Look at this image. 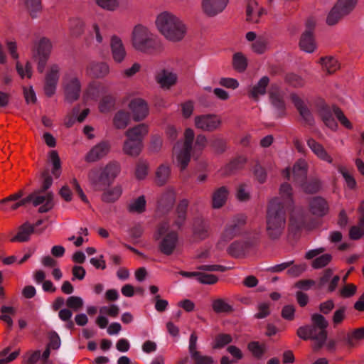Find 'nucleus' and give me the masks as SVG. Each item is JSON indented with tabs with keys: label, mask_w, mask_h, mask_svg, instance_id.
I'll return each instance as SVG.
<instances>
[{
	"label": "nucleus",
	"mask_w": 364,
	"mask_h": 364,
	"mask_svg": "<svg viewBox=\"0 0 364 364\" xmlns=\"http://www.w3.org/2000/svg\"><path fill=\"white\" fill-rule=\"evenodd\" d=\"M228 1L229 0H202V10L208 17H214L225 9Z\"/></svg>",
	"instance_id": "a211bd4d"
},
{
	"label": "nucleus",
	"mask_w": 364,
	"mask_h": 364,
	"mask_svg": "<svg viewBox=\"0 0 364 364\" xmlns=\"http://www.w3.org/2000/svg\"><path fill=\"white\" fill-rule=\"evenodd\" d=\"M246 163V159L243 156H238L228 164L223 169V174L231 175L235 171L241 169Z\"/></svg>",
	"instance_id": "58836bf2"
},
{
	"label": "nucleus",
	"mask_w": 364,
	"mask_h": 364,
	"mask_svg": "<svg viewBox=\"0 0 364 364\" xmlns=\"http://www.w3.org/2000/svg\"><path fill=\"white\" fill-rule=\"evenodd\" d=\"M232 337L230 334L227 333H219L215 338V343L213 344V348H222L226 345L232 343Z\"/></svg>",
	"instance_id": "5fc2aeb1"
},
{
	"label": "nucleus",
	"mask_w": 364,
	"mask_h": 364,
	"mask_svg": "<svg viewBox=\"0 0 364 364\" xmlns=\"http://www.w3.org/2000/svg\"><path fill=\"white\" fill-rule=\"evenodd\" d=\"M301 188L303 191L306 193L313 194L318 192L321 188V182L318 178H307L298 185Z\"/></svg>",
	"instance_id": "ea45409f"
},
{
	"label": "nucleus",
	"mask_w": 364,
	"mask_h": 364,
	"mask_svg": "<svg viewBox=\"0 0 364 364\" xmlns=\"http://www.w3.org/2000/svg\"><path fill=\"white\" fill-rule=\"evenodd\" d=\"M338 172L343 176L347 186L350 188H354L356 186V181L354 177L343 166L338 168Z\"/></svg>",
	"instance_id": "e2e57ef3"
},
{
	"label": "nucleus",
	"mask_w": 364,
	"mask_h": 364,
	"mask_svg": "<svg viewBox=\"0 0 364 364\" xmlns=\"http://www.w3.org/2000/svg\"><path fill=\"white\" fill-rule=\"evenodd\" d=\"M84 305L83 299L77 296H69L66 300V306L74 311H80Z\"/></svg>",
	"instance_id": "4d7b16f0"
},
{
	"label": "nucleus",
	"mask_w": 364,
	"mask_h": 364,
	"mask_svg": "<svg viewBox=\"0 0 364 364\" xmlns=\"http://www.w3.org/2000/svg\"><path fill=\"white\" fill-rule=\"evenodd\" d=\"M60 68L58 64H52L45 75L44 91H55L59 80Z\"/></svg>",
	"instance_id": "412c9836"
},
{
	"label": "nucleus",
	"mask_w": 364,
	"mask_h": 364,
	"mask_svg": "<svg viewBox=\"0 0 364 364\" xmlns=\"http://www.w3.org/2000/svg\"><path fill=\"white\" fill-rule=\"evenodd\" d=\"M146 200L144 196H141L129 205L128 209L129 212H136L141 213L146 209Z\"/></svg>",
	"instance_id": "603ef678"
},
{
	"label": "nucleus",
	"mask_w": 364,
	"mask_h": 364,
	"mask_svg": "<svg viewBox=\"0 0 364 364\" xmlns=\"http://www.w3.org/2000/svg\"><path fill=\"white\" fill-rule=\"evenodd\" d=\"M197 279L200 283L204 284H214L218 280L216 276L213 274L203 273L201 272H199V274H198Z\"/></svg>",
	"instance_id": "69168bd1"
},
{
	"label": "nucleus",
	"mask_w": 364,
	"mask_h": 364,
	"mask_svg": "<svg viewBox=\"0 0 364 364\" xmlns=\"http://www.w3.org/2000/svg\"><path fill=\"white\" fill-rule=\"evenodd\" d=\"M169 228L168 222H162L159 225L156 234V240L162 237L159 247V250L166 255H170L173 252L178 241L177 232L175 230H169Z\"/></svg>",
	"instance_id": "6e6552de"
},
{
	"label": "nucleus",
	"mask_w": 364,
	"mask_h": 364,
	"mask_svg": "<svg viewBox=\"0 0 364 364\" xmlns=\"http://www.w3.org/2000/svg\"><path fill=\"white\" fill-rule=\"evenodd\" d=\"M328 326V323L323 315L314 314L311 316V324L299 327L296 334L303 340L314 341L316 348L319 349L326 341Z\"/></svg>",
	"instance_id": "20e7f679"
},
{
	"label": "nucleus",
	"mask_w": 364,
	"mask_h": 364,
	"mask_svg": "<svg viewBox=\"0 0 364 364\" xmlns=\"http://www.w3.org/2000/svg\"><path fill=\"white\" fill-rule=\"evenodd\" d=\"M132 46L138 52L156 55L164 51V46L161 39L147 27L136 25L132 32Z\"/></svg>",
	"instance_id": "f03ea898"
},
{
	"label": "nucleus",
	"mask_w": 364,
	"mask_h": 364,
	"mask_svg": "<svg viewBox=\"0 0 364 364\" xmlns=\"http://www.w3.org/2000/svg\"><path fill=\"white\" fill-rule=\"evenodd\" d=\"M254 243L255 240L252 238L236 240L228 247V252L233 257H242L254 245Z\"/></svg>",
	"instance_id": "dca6fc26"
},
{
	"label": "nucleus",
	"mask_w": 364,
	"mask_h": 364,
	"mask_svg": "<svg viewBox=\"0 0 364 364\" xmlns=\"http://www.w3.org/2000/svg\"><path fill=\"white\" fill-rule=\"evenodd\" d=\"M194 136L193 129H186L184 133V142L178 141L173 147V151L177 154L176 160L178 165L181 170H184L190 161Z\"/></svg>",
	"instance_id": "1a4fd4ad"
},
{
	"label": "nucleus",
	"mask_w": 364,
	"mask_h": 364,
	"mask_svg": "<svg viewBox=\"0 0 364 364\" xmlns=\"http://www.w3.org/2000/svg\"><path fill=\"white\" fill-rule=\"evenodd\" d=\"M246 218L244 215H237L227 225L222 240L228 242L241 232L242 227L245 224Z\"/></svg>",
	"instance_id": "f3484780"
},
{
	"label": "nucleus",
	"mask_w": 364,
	"mask_h": 364,
	"mask_svg": "<svg viewBox=\"0 0 364 364\" xmlns=\"http://www.w3.org/2000/svg\"><path fill=\"white\" fill-rule=\"evenodd\" d=\"M291 100L305 124L309 126L313 125L314 123L313 114L305 102L295 92L291 95Z\"/></svg>",
	"instance_id": "aec40b11"
},
{
	"label": "nucleus",
	"mask_w": 364,
	"mask_h": 364,
	"mask_svg": "<svg viewBox=\"0 0 364 364\" xmlns=\"http://www.w3.org/2000/svg\"><path fill=\"white\" fill-rule=\"evenodd\" d=\"M220 124L221 120L215 114H202L195 117L196 128L203 131L213 132L218 129Z\"/></svg>",
	"instance_id": "4468645a"
},
{
	"label": "nucleus",
	"mask_w": 364,
	"mask_h": 364,
	"mask_svg": "<svg viewBox=\"0 0 364 364\" xmlns=\"http://www.w3.org/2000/svg\"><path fill=\"white\" fill-rule=\"evenodd\" d=\"M316 107L318 114L321 117L323 122L328 128L332 130H336L338 127V124L333 117V113L336 115L338 120L346 128L351 129L352 125L350 122L344 115L341 109L336 105H333L331 109L323 100L318 99L316 102Z\"/></svg>",
	"instance_id": "423d86ee"
},
{
	"label": "nucleus",
	"mask_w": 364,
	"mask_h": 364,
	"mask_svg": "<svg viewBox=\"0 0 364 364\" xmlns=\"http://www.w3.org/2000/svg\"><path fill=\"white\" fill-rule=\"evenodd\" d=\"M228 190L225 186L216 189L212 196L213 208L218 209L223 207L228 199Z\"/></svg>",
	"instance_id": "473e14b6"
},
{
	"label": "nucleus",
	"mask_w": 364,
	"mask_h": 364,
	"mask_svg": "<svg viewBox=\"0 0 364 364\" xmlns=\"http://www.w3.org/2000/svg\"><path fill=\"white\" fill-rule=\"evenodd\" d=\"M285 82L294 88H301L304 85V80L294 73H289L285 76Z\"/></svg>",
	"instance_id": "bf43d9fd"
},
{
	"label": "nucleus",
	"mask_w": 364,
	"mask_h": 364,
	"mask_svg": "<svg viewBox=\"0 0 364 364\" xmlns=\"http://www.w3.org/2000/svg\"><path fill=\"white\" fill-rule=\"evenodd\" d=\"M267 41L263 37H259L252 45V50L257 54H262L267 49Z\"/></svg>",
	"instance_id": "680f3d73"
},
{
	"label": "nucleus",
	"mask_w": 364,
	"mask_h": 364,
	"mask_svg": "<svg viewBox=\"0 0 364 364\" xmlns=\"http://www.w3.org/2000/svg\"><path fill=\"white\" fill-rule=\"evenodd\" d=\"M171 173L169 166L161 164L156 172V182L159 186L164 185L168 180Z\"/></svg>",
	"instance_id": "37998d69"
},
{
	"label": "nucleus",
	"mask_w": 364,
	"mask_h": 364,
	"mask_svg": "<svg viewBox=\"0 0 364 364\" xmlns=\"http://www.w3.org/2000/svg\"><path fill=\"white\" fill-rule=\"evenodd\" d=\"M115 105V98L112 95H105L102 97L99 109L101 112H107L114 109Z\"/></svg>",
	"instance_id": "49530a36"
},
{
	"label": "nucleus",
	"mask_w": 364,
	"mask_h": 364,
	"mask_svg": "<svg viewBox=\"0 0 364 364\" xmlns=\"http://www.w3.org/2000/svg\"><path fill=\"white\" fill-rule=\"evenodd\" d=\"M309 210L316 217L326 215L329 210L328 202L321 196L313 197L309 201Z\"/></svg>",
	"instance_id": "b1692460"
},
{
	"label": "nucleus",
	"mask_w": 364,
	"mask_h": 364,
	"mask_svg": "<svg viewBox=\"0 0 364 364\" xmlns=\"http://www.w3.org/2000/svg\"><path fill=\"white\" fill-rule=\"evenodd\" d=\"M307 222V215L304 209H294L290 215V228L296 231L303 229Z\"/></svg>",
	"instance_id": "393cba45"
},
{
	"label": "nucleus",
	"mask_w": 364,
	"mask_h": 364,
	"mask_svg": "<svg viewBox=\"0 0 364 364\" xmlns=\"http://www.w3.org/2000/svg\"><path fill=\"white\" fill-rule=\"evenodd\" d=\"M188 201L186 199L181 200L178 204L176 210V218L173 220V226L178 230H181L187 218V209Z\"/></svg>",
	"instance_id": "cd10ccee"
},
{
	"label": "nucleus",
	"mask_w": 364,
	"mask_h": 364,
	"mask_svg": "<svg viewBox=\"0 0 364 364\" xmlns=\"http://www.w3.org/2000/svg\"><path fill=\"white\" fill-rule=\"evenodd\" d=\"M364 338V327L355 329L352 333L340 336V339L346 343L349 347H353L356 343Z\"/></svg>",
	"instance_id": "72a5a7b5"
},
{
	"label": "nucleus",
	"mask_w": 364,
	"mask_h": 364,
	"mask_svg": "<svg viewBox=\"0 0 364 364\" xmlns=\"http://www.w3.org/2000/svg\"><path fill=\"white\" fill-rule=\"evenodd\" d=\"M20 206L26 205L28 203H32L34 206L42 205L38 208V212L44 213L51 210L54 205L53 194L52 192H48L45 196L38 195L35 191L29 194L27 197L18 200Z\"/></svg>",
	"instance_id": "9b49d317"
},
{
	"label": "nucleus",
	"mask_w": 364,
	"mask_h": 364,
	"mask_svg": "<svg viewBox=\"0 0 364 364\" xmlns=\"http://www.w3.org/2000/svg\"><path fill=\"white\" fill-rule=\"evenodd\" d=\"M257 9V2L255 0H249L246 8V21L257 23L258 18H255V10Z\"/></svg>",
	"instance_id": "864d4df0"
},
{
	"label": "nucleus",
	"mask_w": 364,
	"mask_h": 364,
	"mask_svg": "<svg viewBox=\"0 0 364 364\" xmlns=\"http://www.w3.org/2000/svg\"><path fill=\"white\" fill-rule=\"evenodd\" d=\"M319 62L323 70L328 75L333 74L339 68L338 60L331 56L321 57Z\"/></svg>",
	"instance_id": "4c0bfd02"
},
{
	"label": "nucleus",
	"mask_w": 364,
	"mask_h": 364,
	"mask_svg": "<svg viewBox=\"0 0 364 364\" xmlns=\"http://www.w3.org/2000/svg\"><path fill=\"white\" fill-rule=\"evenodd\" d=\"M332 260V255L330 254H323L316 257L312 262V267L314 269H320L326 267Z\"/></svg>",
	"instance_id": "052dcab7"
},
{
	"label": "nucleus",
	"mask_w": 364,
	"mask_h": 364,
	"mask_svg": "<svg viewBox=\"0 0 364 364\" xmlns=\"http://www.w3.org/2000/svg\"><path fill=\"white\" fill-rule=\"evenodd\" d=\"M41 177L43 178L41 188L39 190L35 191L36 193H38V195H43L45 193L53 183V178L50 176L48 170H45L42 172Z\"/></svg>",
	"instance_id": "13d9d810"
},
{
	"label": "nucleus",
	"mask_w": 364,
	"mask_h": 364,
	"mask_svg": "<svg viewBox=\"0 0 364 364\" xmlns=\"http://www.w3.org/2000/svg\"><path fill=\"white\" fill-rule=\"evenodd\" d=\"M195 364H212L213 359L210 356L202 355L200 351L195 352L191 355Z\"/></svg>",
	"instance_id": "338daca9"
},
{
	"label": "nucleus",
	"mask_w": 364,
	"mask_h": 364,
	"mask_svg": "<svg viewBox=\"0 0 364 364\" xmlns=\"http://www.w3.org/2000/svg\"><path fill=\"white\" fill-rule=\"evenodd\" d=\"M110 49L113 60L116 63H122L127 57V50L119 36L114 35L111 37Z\"/></svg>",
	"instance_id": "6ab92c4d"
},
{
	"label": "nucleus",
	"mask_w": 364,
	"mask_h": 364,
	"mask_svg": "<svg viewBox=\"0 0 364 364\" xmlns=\"http://www.w3.org/2000/svg\"><path fill=\"white\" fill-rule=\"evenodd\" d=\"M292 173L294 181L297 185L305 181L308 173V164L306 160L303 159L297 160L294 164Z\"/></svg>",
	"instance_id": "bb28decb"
},
{
	"label": "nucleus",
	"mask_w": 364,
	"mask_h": 364,
	"mask_svg": "<svg viewBox=\"0 0 364 364\" xmlns=\"http://www.w3.org/2000/svg\"><path fill=\"white\" fill-rule=\"evenodd\" d=\"M306 142L308 146L318 158L329 164L333 163V159L327 153L324 147L321 144L317 142L313 138L308 139Z\"/></svg>",
	"instance_id": "2f4dec72"
},
{
	"label": "nucleus",
	"mask_w": 364,
	"mask_h": 364,
	"mask_svg": "<svg viewBox=\"0 0 364 364\" xmlns=\"http://www.w3.org/2000/svg\"><path fill=\"white\" fill-rule=\"evenodd\" d=\"M52 43L50 39L46 37L41 38L37 43L36 49L33 52V57L37 62L38 73H43L50 58L52 50Z\"/></svg>",
	"instance_id": "f8f14e48"
},
{
	"label": "nucleus",
	"mask_w": 364,
	"mask_h": 364,
	"mask_svg": "<svg viewBox=\"0 0 364 364\" xmlns=\"http://www.w3.org/2000/svg\"><path fill=\"white\" fill-rule=\"evenodd\" d=\"M62 86L65 91H80L81 82L76 74L65 73L62 78Z\"/></svg>",
	"instance_id": "c756f323"
},
{
	"label": "nucleus",
	"mask_w": 364,
	"mask_h": 364,
	"mask_svg": "<svg viewBox=\"0 0 364 364\" xmlns=\"http://www.w3.org/2000/svg\"><path fill=\"white\" fill-rule=\"evenodd\" d=\"M50 161L53 165L52 174L58 178L61 173V163L56 151H51L50 152Z\"/></svg>",
	"instance_id": "09e8293b"
},
{
	"label": "nucleus",
	"mask_w": 364,
	"mask_h": 364,
	"mask_svg": "<svg viewBox=\"0 0 364 364\" xmlns=\"http://www.w3.org/2000/svg\"><path fill=\"white\" fill-rule=\"evenodd\" d=\"M110 144L107 141H102L95 145L85 155V160L88 163L98 161L105 157L110 151Z\"/></svg>",
	"instance_id": "2eb2a0df"
},
{
	"label": "nucleus",
	"mask_w": 364,
	"mask_h": 364,
	"mask_svg": "<svg viewBox=\"0 0 364 364\" xmlns=\"http://www.w3.org/2000/svg\"><path fill=\"white\" fill-rule=\"evenodd\" d=\"M269 100L272 106L277 111L278 117L284 114L286 105L282 95V92H269Z\"/></svg>",
	"instance_id": "f704fd0d"
},
{
	"label": "nucleus",
	"mask_w": 364,
	"mask_h": 364,
	"mask_svg": "<svg viewBox=\"0 0 364 364\" xmlns=\"http://www.w3.org/2000/svg\"><path fill=\"white\" fill-rule=\"evenodd\" d=\"M69 24L70 32L72 36L78 38L84 33L85 23L81 19L78 18H71Z\"/></svg>",
	"instance_id": "79ce46f5"
},
{
	"label": "nucleus",
	"mask_w": 364,
	"mask_h": 364,
	"mask_svg": "<svg viewBox=\"0 0 364 364\" xmlns=\"http://www.w3.org/2000/svg\"><path fill=\"white\" fill-rule=\"evenodd\" d=\"M26 6L32 18H36L42 10L41 0H26Z\"/></svg>",
	"instance_id": "6e6d98bb"
},
{
	"label": "nucleus",
	"mask_w": 364,
	"mask_h": 364,
	"mask_svg": "<svg viewBox=\"0 0 364 364\" xmlns=\"http://www.w3.org/2000/svg\"><path fill=\"white\" fill-rule=\"evenodd\" d=\"M154 80L161 89L170 90L178 83V76L173 68H164L156 73Z\"/></svg>",
	"instance_id": "ddd939ff"
},
{
	"label": "nucleus",
	"mask_w": 364,
	"mask_h": 364,
	"mask_svg": "<svg viewBox=\"0 0 364 364\" xmlns=\"http://www.w3.org/2000/svg\"><path fill=\"white\" fill-rule=\"evenodd\" d=\"M147 132L148 128L144 124L129 129L126 132L127 139L124 143V152L131 156H138L141 151L143 138Z\"/></svg>",
	"instance_id": "0eeeda50"
},
{
	"label": "nucleus",
	"mask_w": 364,
	"mask_h": 364,
	"mask_svg": "<svg viewBox=\"0 0 364 364\" xmlns=\"http://www.w3.org/2000/svg\"><path fill=\"white\" fill-rule=\"evenodd\" d=\"M333 273V271L331 268H327L322 272V274L320 277V279L318 282V287L319 289H322L329 283L330 279L332 277Z\"/></svg>",
	"instance_id": "774afa93"
},
{
	"label": "nucleus",
	"mask_w": 364,
	"mask_h": 364,
	"mask_svg": "<svg viewBox=\"0 0 364 364\" xmlns=\"http://www.w3.org/2000/svg\"><path fill=\"white\" fill-rule=\"evenodd\" d=\"M98 6L108 11H125L130 6L129 0H96Z\"/></svg>",
	"instance_id": "5701e85b"
},
{
	"label": "nucleus",
	"mask_w": 364,
	"mask_h": 364,
	"mask_svg": "<svg viewBox=\"0 0 364 364\" xmlns=\"http://www.w3.org/2000/svg\"><path fill=\"white\" fill-rule=\"evenodd\" d=\"M358 0H338L326 18V23L336 25L342 18L348 15L355 7Z\"/></svg>",
	"instance_id": "9d476101"
},
{
	"label": "nucleus",
	"mask_w": 364,
	"mask_h": 364,
	"mask_svg": "<svg viewBox=\"0 0 364 364\" xmlns=\"http://www.w3.org/2000/svg\"><path fill=\"white\" fill-rule=\"evenodd\" d=\"M280 198L272 199L268 205L266 215V230L268 236L278 239L285 228L287 212L293 206L292 188L290 184L284 183L279 189Z\"/></svg>",
	"instance_id": "f257e3e1"
},
{
	"label": "nucleus",
	"mask_w": 364,
	"mask_h": 364,
	"mask_svg": "<svg viewBox=\"0 0 364 364\" xmlns=\"http://www.w3.org/2000/svg\"><path fill=\"white\" fill-rule=\"evenodd\" d=\"M34 232V226L25 223L18 229L17 235L14 237L11 240V242H26L30 238V235Z\"/></svg>",
	"instance_id": "c9c22d12"
},
{
	"label": "nucleus",
	"mask_w": 364,
	"mask_h": 364,
	"mask_svg": "<svg viewBox=\"0 0 364 364\" xmlns=\"http://www.w3.org/2000/svg\"><path fill=\"white\" fill-rule=\"evenodd\" d=\"M130 119L129 114L124 110L118 111L113 119L114 125L117 129H124Z\"/></svg>",
	"instance_id": "c03bdc74"
},
{
	"label": "nucleus",
	"mask_w": 364,
	"mask_h": 364,
	"mask_svg": "<svg viewBox=\"0 0 364 364\" xmlns=\"http://www.w3.org/2000/svg\"><path fill=\"white\" fill-rule=\"evenodd\" d=\"M299 46L300 49L306 53H311L316 49V43L314 33L309 31H304L301 35Z\"/></svg>",
	"instance_id": "7c9ffc66"
},
{
	"label": "nucleus",
	"mask_w": 364,
	"mask_h": 364,
	"mask_svg": "<svg viewBox=\"0 0 364 364\" xmlns=\"http://www.w3.org/2000/svg\"><path fill=\"white\" fill-rule=\"evenodd\" d=\"M248 350L252 353V355L257 358H260L266 351V347L264 344H261L258 341H251L247 346Z\"/></svg>",
	"instance_id": "3c124183"
},
{
	"label": "nucleus",
	"mask_w": 364,
	"mask_h": 364,
	"mask_svg": "<svg viewBox=\"0 0 364 364\" xmlns=\"http://www.w3.org/2000/svg\"><path fill=\"white\" fill-rule=\"evenodd\" d=\"M120 171V164L117 161H111L102 168L91 169L88 178L96 190H102L113 183Z\"/></svg>",
	"instance_id": "39448f33"
},
{
	"label": "nucleus",
	"mask_w": 364,
	"mask_h": 364,
	"mask_svg": "<svg viewBox=\"0 0 364 364\" xmlns=\"http://www.w3.org/2000/svg\"><path fill=\"white\" fill-rule=\"evenodd\" d=\"M0 311L1 313L0 319L6 323L9 328H11L13 326V320L11 315L16 314V309L11 306H2Z\"/></svg>",
	"instance_id": "8fccbe9b"
},
{
	"label": "nucleus",
	"mask_w": 364,
	"mask_h": 364,
	"mask_svg": "<svg viewBox=\"0 0 364 364\" xmlns=\"http://www.w3.org/2000/svg\"><path fill=\"white\" fill-rule=\"evenodd\" d=\"M129 107L135 121L144 119L149 112L146 102L140 98L132 100L129 104Z\"/></svg>",
	"instance_id": "4be33fe9"
},
{
	"label": "nucleus",
	"mask_w": 364,
	"mask_h": 364,
	"mask_svg": "<svg viewBox=\"0 0 364 364\" xmlns=\"http://www.w3.org/2000/svg\"><path fill=\"white\" fill-rule=\"evenodd\" d=\"M193 230L196 237L203 240L208 236V225L203 218H197L194 220Z\"/></svg>",
	"instance_id": "e433bc0d"
},
{
	"label": "nucleus",
	"mask_w": 364,
	"mask_h": 364,
	"mask_svg": "<svg viewBox=\"0 0 364 364\" xmlns=\"http://www.w3.org/2000/svg\"><path fill=\"white\" fill-rule=\"evenodd\" d=\"M109 73V67L105 62H91L87 67V73L94 78H102Z\"/></svg>",
	"instance_id": "a878e982"
},
{
	"label": "nucleus",
	"mask_w": 364,
	"mask_h": 364,
	"mask_svg": "<svg viewBox=\"0 0 364 364\" xmlns=\"http://www.w3.org/2000/svg\"><path fill=\"white\" fill-rule=\"evenodd\" d=\"M210 145L217 153L220 154L223 153L227 149L225 140L220 137L213 139Z\"/></svg>",
	"instance_id": "0e129e2a"
},
{
	"label": "nucleus",
	"mask_w": 364,
	"mask_h": 364,
	"mask_svg": "<svg viewBox=\"0 0 364 364\" xmlns=\"http://www.w3.org/2000/svg\"><path fill=\"white\" fill-rule=\"evenodd\" d=\"M121 194V188L117 186L112 189L105 191L102 196V200L106 203H113L119 198Z\"/></svg>",
	"instance_id": "a18cd8bd"
},
{
	"label": "nucleus",
	"mask_w": 364,
	"mask_h": 364,
	"mask_svg": "<svg viewBox=\"0 0 364 364\" xmlns=\"http://www.w3.org/2000/svg\"><path fill=\"white\" fill-rule=\"evenodd\" d=\"M158 31L171 42H179L186 34L187 28L183 22L170 11H163L155 20Z\"/></svg>",
	"instance_id": "7ed1b4c3"
},
{
	"label": "nucleus",
	"mask_w": 364,
	"mask_h": 364,
	"mask_svg": "<svg viewBox=\"0 0 364 364\" xmlns=\"http://www.w3.org/2000/svg\"><path fill=\"white\" fill-rule=\"evenodd\" d=\"M213 309L218 314H230L233 311V307L222 299H218L213 301Z\"/></svg>",
	"instance_id": "de8ad7c7"
},
{
	"label": "nucleus",
	"mask_w": 364,
	"mask_h": 364,
	"mask_svg": "<svg viewBox=\"0 0 364 364\" xmlns=\"http://www.w3.org/2000/svg\"><path fill=\"white\" fill-rule=\"evenodd\" d=\"M232 67L238 73H244L248 65L247 59L241 52L235 53L232 56Z\"/></svg>",
	"instance_id": "a19ab883"
},
{
	"label": "nucleus",
	"mask_w": 364,
	"mask_h": 364,
	"mask_svg": "<svg viewBox=\"0 0 364 364\" xmlns=\"http://www.w3.org/2000/svg\"><path fill=\"white\" fill-rule=\"evenodd\" d=\"M175 196L173 192L164 193L158 202L157 211L161 215L167 214L173 207Z\"/></svg>",
	"instance_id": "c85d7f7f"
}]
</instances>
